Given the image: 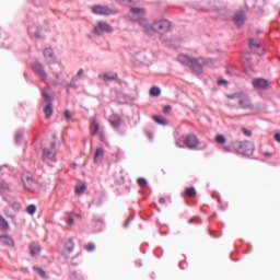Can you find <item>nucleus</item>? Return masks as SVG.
Segmentation results:
<instances>
[{"instance_id": "obj_10", "label": "nucleus", "mask_w": 280, "mask_h": 280, "mask_svg": "<svg viewBox=\"0 0 280 280\" xmlns=\"http://www.w3.org/2000/svg\"><path fill=\"white\" fill-rule=\"evenodd\" d=\"M11 209H13V211H11ZM20 209H22V206L19 202H13V205H11V208L3 209V213L5 214V218H11L15 220L14 212H19Z\"/></svg>"}, {"instance_id": "obj_27", "label": "nucleus", "mask_w": 280, "mask_h": 280, "mask_svg": "<svg viewBox=\"0 0 280 280\" xmlns=\"http://www.w3.org/2000/svg\"><path fill=\"white\" fill-rule=\"evenodd\" d=\"M184 194H186L187 197H189V198H194V197H196V188L189 187L186 190H184Z\"/></svg>"}, {"instance_id": "obj_5", "label": "nucleus", "mask_w": 280, "mask_h": 280, "mask_svg": "<svg viewBox=\"0 0 280 280\" xmlns=\"http://www.w3.org/2000/svg\"><path fill=\"white\" fill-rule=\"evenodd\" d=\"M232 148L242 155H250L253 153V144L248 141H234L232 142Z\"/></svg>"}, {"instance_id": "obj_44", "label": "nucleus", "mask_w": 280, "mask_h": 280, "mask_svg": "<svg viewBox=\"0 0 280 280\" xmlns=\"http://www.w3.org/2000/svg\"><path fill=\"white\" fill-rule=\"evenodd\" d=\"M129 2H131V0H118L120 4H128Z\"/></svg>"}, {"instance_id": "obj_42", "label": "nucleus", "mask_w": 280, "mask_h": 280, "mask_svg": "<svg viewBox=\"0 0 280 280\" xmlns=\"http://www.w3.org/2000/svg\"><path fill=\"white\" fill-rule=\"evenodd\" d=\"M273 140H276V142L280 143V133L273 135Z\"/></svg>"}, {"instance_id": "obj_7", "label": "nucleus", "mask_w": 280, "mask_h": 280, "mask_svg": "<svg viewBox=\"0 0 280 280\" xmlns=\"http://www.w3.org/2000/svg\"><path fill=\"white\" fill-rule=\"evenodd\" d=\"M22 184L24 185V189L27 191H34V185H36V182H34V176H32L31 173H24L22 174Z\"/></svg>"}, {"instance_id": "obj_46", "label": "nucleus", "mask_w": 280, "mask_h": 280, "mask_svg": "<svg viewBox=\"0 0 280 280\" xmlns=\"http://www.w3.org/2000/svg\"><path fill=\"white\" fill-rule=\"evenodd\" d=\"M21 139H22V136H21V135H16V136H15V141H16V142H20Z\"/></svg>"}, {"instance_id": "obj_19", "label": "nucleus", "mask_w": 280, "mask_h": 280, "mask_svg": "<svg viewBox=\"0 0 280 280\" xmlns=\"http://www.w3.org/2000/svg\"><path fill=\"white\" fill-rule=\"evenodd\" d=\"M152 120L154 122H156V125H162V126H166L168 125V122L166 121V119L162 116H159V115H154L152 116Z\"/></svg>"}, {"instance_id": "obj_43", "label": "nucleus", "mask_w": 280, "mask_h": 280, "mask_svg": "<svg viewBox=\"0 0 280 280\" xmlns=\"http://www.w3.org/2000/svg\"><path fill=\"white\" fill-rule=\"evenodd\" d=\"M218 84H219V85H225V84H228V81H225V80H223V79H220V80L218 81Z\"/></svg>"}, {"instance_id": "obj_15", "label": "nucleus", "mask_w": 280, "mask_h": 280, "mask_svg": "<svg viewBox=\"0 0 280 280\" xmlns=\"http://www.w3.org/2000/svg\"><path fill=\"white\" fill-rule=\"evenodd\" d=\"M91 136L95 137L100 132V124L97 122V119L91 118Z\"/></svg>"}, {"instance_id": "obj_8", "label": "nucleus", "mask_w": 280, "mask_h": 280, "mask_svg": "<svg viewBox=\"0 0 280 280\" xmlns=\"http://www.w3.org/2000/svg\"><path fill=\"white\" fill-rule=\"evenodd\" d=\"M31 68H33V73H36V75L45 81V79H47V73L45 72V68L43 67V63L39 62H33V66H31Z\"/></svg>"}, {"instance_id": "obj_25", "label": "nucleus", "mask_w": 280, "mask_h": 280, "mask_svg": "<svg viewBox=\"0 0 280 280\" xmlns=\"http://www.w3.org/2000/svg\"><path fill=\"white\" fill-rule=\"evenodd\" d=\"M0 229L3 231H8L10 230V225H8V221H5V219H3V217L0 215Z\"/></svg>"}, {"instance_id": "obj_51", "label": "nucleus", "mask_w": 280, "mask_h": 280, "mask_svg": "<svg viewBox=\"0 0 280 280\" xmlns=\"http://www.w3.org/2000/svg\"><path fill=\"white\" fill-rule=\"evenodd\" d=\"M127 225H129V220H127V222L124 224L125 228H127Z\"/></svg>"}, {"instance_id": "obj_17", "label": "nucleus", "mask_w": 280, "mask_h": 280, "mask_svg": "<svg viewBox=\"0 0 280 280\" xmlns=\"http://www.w3.org/2000/svg\"><path fill=\"white\" fill-rule=\"evenodd\" d=\"M0 242H1V244L9 246V247H13L15 245V242L13 241V238L8 235H1Z\"/></svg>"}, {"instance_id": "obj_26", "label": "nucleus", "mask_w": 280, "mask_h": 280, "mask_svg": "<svg viewBox=\"0 0 280 280\" xmlns=\"http://www.w3.org/2000/svg\"><path fill=\"white\" fill-rule=\"evenodd\" d=\"M248 45L250 46L252 49L262 47V43L257 42L255 39H249Z\"/></svg>"}, {"instance_id": "obj_21", "label": "nucleus", "mask_w": 280, "mask_h": 280, "mask_svg": "<svg viewBox=\"0 0 280 280\" xmlns=\"http://www.w3.org/2000/svg\"><path fill=\"white\" fill-rule=\"evenodd\" d=\"M109 124H112L114 128H118L120 126V117L116 115L112 116V118L109 119Z\"/></svg>"}, {"instance_id": "obj_36", "label": "nucleus", "mask_w": 280, "mask_h": 280, "mask_svg": "<svg viewBox=\"0 0 280 280\" xmlns=\"http://www.w3.org/2000/svg\"><path fill=\"white\" fill-rule=\"evenodd\" d=\"M85 249H86V252H89V253L95 252V244L89 243V244L85 246Z\"/></svg>"}, {"instance_id": "obj_50", "label": "nucleus", "mask_w": 280, "mask_h": 280, "mask_svg": "<svg viewBox=\"0 0 280 280\" xmlns=\"http://www.w3.org/2000/svg\"><path fill=\"white\" fill-rule=\"evenodd\" d=\"M223 150H224L225 152H230V148H229V147L223 148Z\"/></svg>"}, {"instance_id": "obj_33", "label": "nucleus", "mask_w": 280, "mask_h": 280, "mask_svg": "<svg viewBox=\"0 0 280 280\" xmlns=\"http://www.w3.org/2000/svg\"><path fill=\"white\" fill-rule=\"evenodd\" d=\"M26 213L28 215H34L36 213V206L31 205V206L26 207Z\"/></svg>"}, {"instance_id": "obj_4", "label": "nucleus", "mask_w": 280, "mask_h": 280, "mask_svg": "<svg viewBox=\"0 0 280 280\" xmlns=\"http://www.w3.org/2000/svg\"><path fill=\"white\" fill-rule=\"evenodd\" d=\"M219 2L217 1H210L207 2L205 0H198L194 1L191 3V8L197 11H207V10H212V11H221V7H218Z\"/></svg>"}, {"instance_id": "obj_38", "label": "nucleus", "mask_w": 280, "mask_h": 280, "mask_svg": "<svg viewBox=\"0 0 280 280\" xmlns=\"http://www.w3.org/2000/svg\"><path fill=\"white\" fill-rule=\"evenodd\" d=\"M130 11L133 14H141V13H143V9H141V8H131Z\"/></svg>"}, {"instance_id": "obj_1", "label": "nucleus", "mask_w": 280, "mask_h": 280, "mask_svg": "<svg viewBox=\"0 0 280 280\" xmlns=\"http://www.w3.org/2000/svg\"><path fill=\"white\" fill-rule=\"evenodd\" d=\"M141 25L143 26V32L148 35H152V33L166 34L171 30V22L167 20L154 21L152 25H148L143 20L141 21Z\"/></svg>"}, {"instance_id": "obj_18", "label": "nucleus", "mask_w": 280, "mask_h": 280, "mask_svg": "<svg viewBox=\"0 0 280 280\" xmlns=\"http://www.w3.org/2000/svg\"><path fill=\"white\" fill-rule=\"evenodd\" d=\"M43 55L45 56V60H47V62H54V51L51 50V48L45 49Z\"/></svg>"}, {"instance_id": "obj_12", "label": "nucleus", "mask_w": 280, "mask_h": 280, "mask_svg": "<svg viewBox=\"0 0 280 280\" xmlns=\"http://www.w3.org/2000/svg\"><path fill=\"white\" fill-rule=\"evenodd\" d=\"M269 82L266 79H253V88L256 90H267Z\"/></svg>"}, {"instance_id": "obj_20", "label": "nucleus", "mask_w": 280, "mask_h": 280, "mask_svg": "<svg viewBox=\"0 0 280 280\" xmlns=\"http://www.w3.org/2000/svg\"><path fill=\"white\" fill-rule=\"evenodd\" d=\"M102 158H104V149L97 148V149L95 150V155H94L93 160H94L95 163H96L98 160H102Z\"/></svg>"}, {"instance_id": "obj_22", "label": "nucleus", "mask_w": 280, "mask_h": 280, "mask_svg": "<svg viewBox=\"0 0 280 280\" xmlns=\"http://www.w3.org/2000/svg\"><path fill=\"white\" fill-rule=\"evenodd\" d=\"M33 271L38 273V276H40V278L47 279V275L45 273V270L43 268L33 266Z\"/></svg>"}, {"instance_id": "obj_30", "label": "nucleus", "mask_w": 280, "mask_h": 280, "mask_svg": "<svg viewBox=\"0 0 280 280\" xmlns=\"http://www.w3.org/2000/svg\"><path fill=\"white\" fill-rule=\"evenodd\" d=\"M44 113H45V118L51 117V113H52L51 103H48L47 106H45Z\"/></svg>"}, {"instance_id": "obj_28", "label": "nucleus", "mask_w": 280, "mask_h": 280, "mask_svg": "<svg viewBox=\"0 0 280 280\" xmlns=\"http://www.w3.org/2000/svg\"><path fill=\"white\" fill-rule=\"evenodd\" d=\"M161 90H159V88H155V86H153V88H150V95L152 96V97H159V95H161Z\"/></svg>"}, {"instance_id": "obj_37", "label": "nucleus", "mask_w": 280, "mask_h": 280, "mask_svg": "<svg viewBox=\"0 0 280 280\" xmlns=\"http://www.w3.org/2000/svg\"><path fill=\"white\" fill-rule=\"evenodd\" d=\"M81 75H84V69H79V71L77 72V77H74V79H72V81H77V80L81 79Z\"/></svg>"}, {"instance_id": "obj_14", "label": "nucleus", "mask_w": 280, "mask_h": 280, "mask_svg": "<svg viewBox=\"0 0 280 280\" xmlns=\"http://www.w3.org/2000/svg\"><path fill=\"white\" fill-rule=\"evenodd\" d=\"M100 79L104 81V83L107 82H114L118 80V74L117 73H102L100 74Z\"/></svg>"}, {"instance_id": "obj_47", "label": "nucleus", "mask_w": 280, "mask_h": 280, "mask_svg": "<svg viewBox=\"0 0 280 280\" xmlns=\"http://www.w3.org/2000/svg\"><path fill=\"white\" fill-rule=\"evenodd\" d=\"M160 203L165 205L166 203V199L160 198Z\"/></svg>"}, {"instance_id": "obj_23", "label": "nucleus", "mask_w": 280, "mask_h": 280, "mask_svg": "<svg viewBox=\"0 0 280 280\" xmlns=\"http://www.w3.org/2000/svg\"><path fill=\"white\" fill-rule=\"evenodd\" d=\"M43 154H44L45 159H47L49 161H54V158H55L54 151H49V150L45 149L43 151Z\"/></svg>"}, {"instance_id": "obj_48", "label": "nucleus", "mask_w": 280, "mask_h": 280, "mask_svg": "<svg viewBox=\"0 0 280 280\" xmlns=\"http://www.w3.org/2000/svg\"><path fill=\"white\" fill-rule=\"evenodd\" d=\"M73 223H74V220H72V219L68 220V224L72 225Z\"/></svg>"}, {"instance_id": "obj_3", "label": "nucleus", "mask_w": 280, "mask_h": 280, "mask_svg": "<svg viewBox=\"0 0 280 280\" xmlns=\"http://www.w3.org/2000/svg\"><path fill=\"white\" fill-rule=\"evenodd\" d=\"M177 61L184 66L191 68L194 73L200 74L202 71V62L198 59H192L187 55L177 56Z\"/></svg>"}, {"instance_id": "obj_34", "label": "nucleus", "mask_w": 280, "mask_h": 280, "mask_svg": "<svg viewBox=\"0 0 280 280\" xmlns=\"http://www.w3.org/2000/svg\"><path fill=\"white\" fill-rule=\"evenodd\" d=\"M8 191V184L5 182H0V194H5Z\"/></svg>"}, {"instance_id": "obj_13", "label": "nucleus", "mask_w": 280, "mask_h": 280, "mask_svg": "<svg viewBox=\"0 0 280 280\" xmlns=\"http://www.w3.org/2000/svg\"><path fill=\"white\" fill-rule=\"evenodd\" d=\"M232 21H234V25H237V26L244 25V21H245L244 11L234 13V18H232Z\"/></svg>"}, {"instance_id": "obj_2", "label": "nucleus", "mask_w": 280, "mask_h": 280, "mask_svg": "<svg viewBox=\"0 0 280 280\" xmlns=\"http://www.w3.org/2000/svg\"><path fill=\"white\" fill-rule=\"evenodd\" d=\"M228 100L237 102L240 108L245 110H253V103L250 102V98L247 94L237 92L234 94L228 95Z\"/></svg>"}, {"instance_id": "obj_16", "label": "nucleus", "mask_w": 280, "mask_h": 280, "mask_svg": "<svg viewBox=\"0 0 280 280\" xmlns=\"http://www.w3.org/2000/svg\"><path fill=\"white\" fill-rule=\"evenodd\" d=\"M28 250L31 253V256L36 257L38 256V254H40V245H38L37 243H31V245H28Z\"/></svg>"}, {"instance_id": "obj_52", "label": "nucleus", "mask_w": 280, "mask_h": 280, "mask_svg": "<svg viewBox=\"0 0 280 280\" xmlns=\"http://www.w3.org/2000/svg\"><path fill=\"white\" fill-rule=\"evenodd\" d=\"M194 223V219L189 220V224Z\"/></svg>"}, {"instance_id": "obj_41", "label": "nucleus", "mask_w": 280, "mask_h": 280, "mask_svg": "<svg viewBox=\"0 0 280 280\" xmlns=\"http://www.w3.org/2000/svg\"><path fill=\"white\" fill-rule=\"evenodd\" d=\"M63 117L68 120L72 119V116L70 115L69 110L63 112Z\"/></svg>"}, {"instance_id": "obj_31", "label": "nucleus", "mask_w": 280, "mask_h": 280, "mask_svg": "<svg viewBox=\"0 0 280 280\" xmlns=\"http://www.w3.org/2000/svg\"><path fill=\"white\" fill-rule=\"evenodd\" d=\"M214 141L219 143V145L225 144V137L223 135H219L214 138Z\"/></svg>"}, {"instance_id": "obj_40", "label": "nucleus", "mask_w": 280, "mask_h": 280, "mask_svg": "<svg viewBox=\"0 0 280 280\" xmlns=\"http://www.w3.org/2000/svg\"><path fill=\"white\" fill-rule=\"evenodd\" d=\"M242 132H243L244 136H246V137H250V136H252L250 130H248V129H246V128H242Z\"/></svg>"}, {"instance_id": "obj_6", "label": "nucleus", "mask_w": 280, "mask_h": 280, "mask_svg": "<svg viewBox=\"0 0 280 280\" xmlns=\"http://www.w3.org/2000/svg\"><path fill=\"white\" fill-rule=\"evenodd\" d=\"M112 34L114 33V27H112L110 25H108L106 22H97V25H95V27L93 28V34L100 36L102 34Z\"/></svg>"}, {"instance_id": "obj_39", "label": "nucleus", "mask_w": 280, "mask_h": 280, "mask_svg": "<svg viewBox=\"0 0 280 280\" xmlns=\"http://www.w3.org/2000/svg\"><path fill=\"white\" fill-rule=\"evenodd\" d=\"M43 98H45V101L50 102L51 98L49 97V94H47V90L43 89Z\"/></svg>"}, {"instance_id": "obj_24", "label": "nucleus", "mask_w": 280, "mask_h": 280, "mask_svg": "<svg viewBox=\"0 0 280 280\" xmlns=\"http://www.w3.org/2000/svg\"><path fill=\"white\" fill-rule=\"evenodd\" d=\"M84 191H86V185L85 184H81V185H79L74 188V194H77V195L84 194Z\"/></svg>"}, {"instance_id": "obj_9", "label": "nucleus", "mask_w": 280, "mask_h": 280, "mask_svg": "<svg viewBox=\"0 0 280 280\" xmlns=\"http://www.w3.org/2000/svg\"><path fill=\"white\" fill-rule=\"evenodd\" d=\"M91 11L94 14H97V15H112V14H114V10H112L108 7H103V5H100V4H97L95 7H92Z\"/></svg>"}, {"instance_id": "obj_53", "label": "nucleus", "mask_w": 280, "mask_h": 280, "mask_svg": "<svg viewBox=\"0 0 280 280\" xmlns=\"http://www.w3.org/2000/svg\"><path fill=\"white\" fill-rule=\"evenodd\" d=\"M54 148H55V144H54V143H51V150H54Z\"/></svg>"}, {"instance_id": "obj_11", "label": "nucleus", "mask_w": 280, "mask_h": 280, "mask_svg": "<svg viewBox=\"0 0 280 280\" xmlns=\"http://www.w3.org/2000/svg\"><path fill=\"white\" fill-rule=\"evenodd\" d=\"M184 145L194 150L198 147V138L194 135L184 136Z\"/></svg>"}, {"instance_id": "obj_49", "label": "nucleus", "mask_w": 280, "mask_h": 280, "mask_svg": "<svg viewBox=\"0 0 280 280\" xmlns=\"http://www.w3.org/2000/svg\"><path fill=\"white\" fill-rule=\"evenodd\" d=\"M264 155L267 156V158H269V156H271V153L265 152Z\"/></svg>"}, {"instance_id": "obj_54", "label": "nucleus", "mask_w": 280, "mask_h": 280, "mask_svg": "<svg viewBox=\"0 0 280 280\" xmlns=\"http://www.w3.org/2000/svg\"><path fill=\"white\" fill-rule=\"evenodd\" d=\"M80 215L79 214H77V218H79Z\"/></svg>"}, {"instance_id": "obj_32", "label": "nucleus", "mask_w": 280, "mask_h": 280, "mask_svg": "<svg viewBox=\"0 0 280 280\" xmlns=\"http://www.w3.org/2000/svg\"><path fill=\"white\" fill-rule=\"evenodd\" d=\"M66 249L68 250V253H72V250H74V243L72 242V240H68V242L66 243Z\"/></svg>"}, {"instance_id": "obj_45", "label": "nucleus", "mask_w": 280, "mask_h": 280, "mask_svg": "<svg viewBox=\"0 0 280 280\" xmlns=\"http://www.w3.org/2000/svg\"><path fill=\"white\" fill-rule=\"evenodd\" d=\"M168 113H171V106L170 105L164 107V114H168Z\"/></svg>"}, {"instance_id": "obj_35", "label": "nucleus", "mask_w": 280, "mask_h": 280, "mask_svg": "<svg viewBox=\"0 0 280 280\" xmlns=\"http://www.w3.org/2000/svg\"><path fill=\"white\" fill-rule=\"evenodd\" d=\"M137 184H139V187L141 188H145V186L148 185V182L145 180V178H139L137 179Z\"/></svg>"}, {"instance_id": "obj_29", "label": "nucleus", "mask_w": 280, "mask_h": 280, "mask_svg": "<svg viewBox=\"0 0 280 280\" xmlns=\"http://www.w3.org/2000/svg\"><path fill=\"white\" fill-rule=\"evenodd\" d=\"M36 27H28V35L36 37V38H42L40 34L36 31Z\"/></svg>"}]
</instances>
